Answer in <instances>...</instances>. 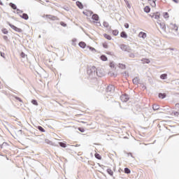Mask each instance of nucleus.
Wrapping results in <instances>:
<instances>
[{"instance_id": "1", "label": "nucleus", "mask_w": 179, "mask_h": 179, "mask_svg": "<svg viewBox=\"0 0 179 179\" xmlns=\"http://www.w3.org/2000/svg\"><path fill=\"white\" fill-rule=\"evenodd\" d=\"M96 66H94L87 69V75H89L90 78H91V79L96 78Z\"/></svg>"}, {"instance_id": "2", "label": "nucleus", "mask_w": 179, "mask_h": 179, "mask_svg": "<svg viewBox=\"0 0 179 179\" xmlns=\"http://www.w3.org/2000/svg\"><path fill=\"white\" fill-rule=\"evenodd\" d=\"M115 90V87H114V85H108L106 90V96H114Z\"/></svg>"}, {"instance_id": "3", "label": "nucleus", "mask_w": 179, "mask_h": 179, "mask_svg": "<svg viewBox=\"0 0 179 179\" xmlns=\"http://www.w3.org/2000/svg\"><path fill=\"white\" fill-rule=\"evenodd\" d=\"M120 48L122 50V51H125L127 52H132V49H131V48L125 44H121L120 45Z\"/></svg>"}, {"instance_id": "4", "label": "nucleus", "mask_w": 179, "mask_h": 179, "mask_svg": "<svg viewBox=\"0 0 179 179\" xmlns=\"http://www.w3.org/2000/svg\"><path fill=\"white\" fill-rule=\"evenodd\" d=\"M7 24H8V26H10V27H11V29H13V30H15V31H17V33H22V31H23L22 29L18 28L17 27L10 24V22H8Z\"/></svg>"}, {"instance_id": "5", "label": "nucleus", "mask_w": 179, "mask_h": 179, "mask_svg": "<svg viewBox=\"0 0 179 179\" xmlns=\"http://www.w3.org/2000/svg\"><path fill=\"white\" fill-rule=\"evenodd\" d=\"M9 6L12 8V9L17 10V15H20V13H23V11L20 10L19 8H17V6H16V4L13 3H10Z\"/></svg>"}, {"instance_id": "6", "label": "nucleus", "mask_w": 179, "mask_h": 179, "mask_svg": "<svg viewBox=\"0 0 179 179\" xmlns=\"http://www.w3.org/2000/svg\"><path fill=\"white\" fill-rule=\"evenodd\" d=\"M120 100L123 102V103H127V101H128V100H129V95L124 94L123 95H122L120 96Z\"/></svg>"}, {"instance_id": "7", "label": "nucleus", "mask_w": 179, "mask_h": 179, "mask_svg": "<svg viewBox=\"0 0 179 179\" xmlns=\"http://www.w3.org/2000/svg\"><path fill=\"white\" fill-rule=\"evenodd\" d=\"M96 76H99V78L104 76V72L103 71V70L101 69H96Z\"/></svg>"}, {"instance_id": "8", "label": "nucleus", "mask_w": 179, "mask_h": 179, "mask_svg": "<svg viewBox=\"0 0 179 179\" xmlns=\"http://www.w3.org/2000/svg\"><path fill=\"white\" fill-rule=\"evenodd\" d=\"M157 24L160 27V29L164 31H166V24L164 22H160V20L157 22Z\"/></svg>"}, {"instance_id": "9", "label": "nucleus", "mask_w": 179, "mask_h": 179, "mask_svg": "<svg viewBox=\"0 0 179 179\" xmlns=\"http://www.w3.org/2000/svg\"><path fill=\"white\" fill-rule=\"evenodd\" d=\"M152 19H160V13H155L151 15Z\"/></svg>"}, {"instance_id": "10", "label": "nucleus", "mask_w": 179, "mask_h": 179, "mask_svg": "<svg viewBox=\"0 0 179 179\" xmlns=\"http://www.w3.org/2000/svg\"><path fill=\"white\" fill-rule=\"evenodd\" d=\"M20 17L22 19H24V20H29V15L27 13H22V15H20Z\"/></svg>"}, {"instance_id": "11", "label": "nucleus", "mask_w": 179, "mask_h": 179, "mask_svg": "<svg viewBox=\"0 0 179 179\" xmlns=\"http://www.w3.org/2000/svg\"><path fill=\"white\" fill-rule=\"evenodd\" d=\"M138 37H140V38H146V33H145L143 31H141L138 34Z\"/></svg>"}, {"instance_id": "12", "label": "nucleus", "mask_w": 179, "mask_h": 179, "mask_svg": "<svg viewBox=\"0 0 179 179\" xmlns=\"http://www.w3.org/2000/svg\"><path fill=\"white\" fill-rule=\"evenodd\" d=\"M120 37H122V38H128V35L127 34V32L123 31L120 33Z\"/></svg>"}, {"instance_id": "13", "label": "nucleus", "mask_w": 179, "mask_h": 179, "mask_svg": "<svg viewBox=\"0 0 179 179\" xmlns=\"http://www.w3.org/2000/svg\"><path fill=\"white\" fill-rule=\"evenodd\" d=\"M92 19L93 20H95L96 22H99V15H97V14H93V15H92Z\"/></svg>"}, {"instance_id": "14", "label": "nucleus", "mask_w": 179, "mask_h": 179, "mask_svg": "<svg viewBox=\"0 0 179 179\" xmlns=\"http://www.w3.org/2000/svg\"><path fill=\"white\" fill-rule=\"evenodd\" d=\"M76 3L78 8H79V9H83V4L82 3V2L78 1Z\"/></svg>"}, {"instance_id": "15", "label": "nucleus", "mask_w": 179, "mask_h": 179, "mask_svg": "<svg viewBox=\"0 0 179 179\" xmlns=\"http://www.w3.org/2000/svg\"><path fill=\"white\" fill-rule=\"evenodd\" d=\"M79 47H80V48H86V43L81 41L78 43Z\"/></svg>"}, {"instance_id": "16", "label": "nucleus", "mask_w": 179, "mask_h": 179, "mask_svg": "<svg viewBox=\"0 0 179 179\" xmlns=\"http://www.w3.org/2000/svg\"><path fill=\"white\" fill-rule=\"evenodd\" d=\"M167 95L165 94V93H159L158 94V97L159 98V99H166V96Z\"/></svg>"}, {"instance_id": "17", "label": "nucleus", "mask_w": 179, "mask_h": 179, "mask_svg": "<svg viewBox=\"0 0 179 179\" xmlns=\"http://www.w3.org/2000/svg\"><path fill=\"white\" fill-rule=\"evenodd\" d=\"M108 174H109V176H110V177H113V176H114V172H113V170H111V169H108L106 170Z\"/></svg>"}, {"instance_id": "18", "label": "nucleus", "mask_w": 179, "mask_h": 179, "mask_svg": "<svg viewBox=\"0 0 179 179\" xmlns=\"http://www.w3.org/2000/svg\"><path fill=\"white\" fill-rule=\"evenodd\" d=\"M133 83L134 85H138V83H139V78L136 77L133 79Z\"/></svg>"}, {"instance_id": "19", "label": "nucleus", "mask_w": 179, "mask_h": 179, "mask_svg": "<svg viewBox=\"0 0 179 179\" xmlns=\"http://www.w3.org/2000/svg\"><path fill=\"white\" fill-rule=\"evenodd\" d=\"M160 106L159 105L157 104H154L152 106V110H154V111H157V110H159Z\"/></svg>"}, {"instance_id": "20", "label": "nucleus", "mask_w": 179, "mask_h": 179, "mask_svg": "<svg viewBox=\"0 0 179 179\" xmlns=\"http://www.w3.org/2000/svg\"><path fill=\"white\" fill-rule=\"evenodd\" d=\"M58 143L61 148H66V142H59Z\"/></svg>"}, {"instance_id": "21", "label": "nucleus", "mask_w": 179, "mask_h": 179, "mask_svg": "<svg viewBox=\"0 0 179 179\" xmlns=\"http://www.w3.org/2000/svg\"><path fill=\"white\" fill-rule=\"evenodd\" d=\"M21 58H23L24 59H27V55H26L24 52H22L20 53Z\"/></svg>"}, {"instance_id": "22", "label": "nucleus", "mask_w": 179, "mask_h": 179, "mask_svg": "<svg viewBox=\"0 0 179 179\" xmlns=\"http://www.w3.org/2000/svg\"><path fill=\"white\" fill-rule=\"evenodd\" d=\"M160 79H162V80L167 79V74L166 73L162 74L160 76Z\"/></svg>"}, {"instance_id": "23", "label": "nucleus", "mask_w": 179, "mask_h": 179, "mask_svg": "<svg viewBox=\"0 0 179 179\" xmlns=\"http://www.w3.org/2000/svg\"><path fill=\"white\" fill-rule=\"evenodd\" d=\"M144 12H145V13H149V12H150V7L149 6H145L144 8Z\"/></svg>"}, {"instance_id": "24", "label": "nucleus", "mask_w": 179, "mask_h": 179, "mask_svg": "<svg viewBox=\"0 0 179 179\" xmlns=\"http://www.w3.org/2000/svg\"><path fill=\"white\" fill-rule=\"evenodd\" d=\"M143 64H150V60L149 59H141Z\"/></svg>"}, {"instance_id": "25", "label": "nucleus", "mask_w": 179, "mask_h": 179, "mask_svg": "<svg viewBox=\"0 0 179 179\" xmlns=\"http://www.w3.org/2000/svg\"><path fill=\"white\" fill-rule=\"evenodd\" d=\"M94 157H95L96 159H97L98 160H101V155H99V153H95Z\"/></svg>"}, {"instance_id": "26", "label": "nucleus", "mask_w": 179, "mask_h": 179, "mask_svg": "<svg viewBox=\"0 0 179 179\" xmlns=\"http://www.w3.org/2000/svg\"><path fill=\"white\" fill-rule=\"evenodd\" d=\"M101 61H107L108 58H107V56L104 55H102L101 57H100Z\"/></svg>"}, {"instance_id": "27", "label": "nucleus", "mask_w": 179, "mask_h": 179, "mask_svg": "<svg viewBox=\"0 0 179 179\" xmlns=\"http://www.w3.org/2000/svg\"><path fill=\"white\" fill-rule=\"evenodd\" d=\"M103 37H105V38H106L107 40H111V36L107 34H103Z\"/></svg>"}, {"instance_id": "28", "label": "nucleus", "mask_w": 179, "mask_h": 179, "mask_svg": "<svg viewBox=\"0 0 179 179\" xmlns=\"http://www.w3.org/2000/svg\"><path fill=\"white\" fill-rule=\"evenodd\" d=\"M124 173L126 174H130L131 173V169L129 168H124Z\"/></svg>"}, {"instance_id": "29", "label": "nucleus", "mask_w": 179, "mask_h": 179, "mask_svg": "<svg viewBox=\"0 0 179 179\" xmlns=\"http://www.w3.org/2000/svg\"><path fill=\"white\" fill-rule=\"evenodd\" d=\"M38 131H40L41 132H45V129H44V128H43V127H41V126H38Z\"/></svg>"}, {"instance_id": "30", "label": "nucleus", "mask_w": 179, "mask_h": 179, "mask_svg": "<svg viewBox=\"0 0 179 179\" xmlns=\"http://www.w3.org/2000/svg\"><path fill=\"white\" fill-rule=\"evenodd\" d=\"M118 66H119V68H120V69H125V68H126L125 64H119Z\"/></svg>"}, {"instance_id": "31", "label": "nucleus", "mask_w": 179, "mask_h": 179, "mask_svg": "<svg viewBox=\"0 0 179 179\" xmlns=\"http://www.w3.org/2000/svg\"><path fill=\"white\" fill-rule=\"evenodd\" d=\"M38 139H40V136H35V138H31V141H33V142H36Z\"/></svg>"}, {"instance_id": "32", "label": "nucleus", "mask_w": 179, "mask_h": 179, "mask_svg": "<svg viewBox=\"0 0 179 179\" xmlns=\"http://www.w3.org/2000/svg\"><path fill=\"white\" fill-rule=\"evenodd\" d=\"M87 48H89L90 51H92V52H96V49L91 46H87Z\"/></svg>"}, {"instance_id": "33", "label": "nucleus", "mask_w": 179, "mask_h": 179, "mask_svg": "<svg viewBox=\"0 0 179 179\" xmlns=\"http://www.w3.org/2000/svg\"><path fill=\"white\" fill-rule=\"evenodd\" d=\"M103 26L105 27L106 29H108L110 24H108V22H103Z\"/></svg>"}, {"instance_id": "34", "label": "nucleus", "mask_w": 179, "mask_h": 179, "mask_svg": "<svg viewBox=\"0 0 179 179\" xmlns=\"http://www.w3.org/2000/svg\"><path fill=\"white\" fill-rule=\"evenodd\" d=\"M31 103H32V104H34V106H38V103L37 102V100H36V99H33L31 101Z\"/></svg>"}, {"instance_id": "35", "label": "nucleus", "mask_w": 179, "mask_h": 179, "mask_svg": "<svg viewBox=\"0 0 179 179\" xmlns=\"http://www.w3.org/2000/svg\"><path fill=\"white\" fill-rule=\"evenodd\" d=\"M108 75H110V76H113V78H117V74H116V73H113V72H111V71H110V72L108 73Z\"/></svg>"}, {"instance_id": "36", "label": "nucleus", "mask_w": 179, "mask_h": 179, "mask_svg": "<svg viewBox=\"0 0 179 179\" xmlns=\"http://www.w3.org/2000/svg\"><path fill=\"white\" fill-rule=\"evenodd\" d=\"M129 57L130 58H135V54H134L131 52H129Z\"/></svg>"}, {"instance_id": "37", "label": "nucleus", "mask_w": 179, "mask_h": 179, "mask_svg": "<svg viewBox=\"0 0 179 179\" xmlns=\"http://www.w3.org/2000/svg\"><path fill=\"white\" fill-rule=\"evenodd\" d=\"M118 33H119L118 30H113V36H118Z\"/></svg>"}, {"instance_id": "38", "label": "nucleus", "mask_w": 179, "mask_h": 179, "mask_svg": "<svg viewBox=\"0 0 179 179\" xmlns=\"http://www.w3.org/2000/svg\"><path fill=\"white\" fill-rule=\"evenodd\" d=\"M1 31H2V33H3V34H8V29H3L1 30Z\"/></svg>"}, {"instance_id": "39", "label": "nucleus", "mask_w": 179, "mask_h": 179, "mask_svg": "<svg viewBox=\"0 0 179 179\" xmlns=\"http://www.w3.org/2000/svg\"><path fill=\"white\" fill-rule=\"evenodd\" d=\"M164 17L165 19L169 18V13H167V12L164 13Z\"/></svg>"}, {"instance_id": "40", "label": "nucleus", "mask_w": 179, "mask_h": 179, "mask_svg": "<svg viewBox=\"0 0 179 179\" xmlns=\"http://www.w3.org/2000/svg\"><path fill=\"white\" fill-rule=\"evenodd\" d=\"M3 40H5V41H9V38H8L7 36H3Z\"/></svg>"}, {"instance_id": "41", "label": "nucleus", "mask_w": 179, "mask_h": 179, "mask_svg": "<svg viewBox=\"0 0 179 179\" xmlns=\"http://www.w3.org/2000/svg\"><path fill=\"white\" fill-rule=\"evenodd\" d=\"M173 29L175 30L176 31H177V30H178V27H177V25L174 24Z\"/></svg>"}, {"instance_id": "42", "label": "nucleus", "mask_w": 179, "mask_h": 179, "mask_svg": "<svg viewBox=\"0 0 179 179\" xmlns=\"http://www.w3.org/2000/svg\"><path fill=\"white\" fill-rule=\"evenodd\" d=\"M15 99L20 103H23V101L22 100V99L19 98V96H15Z\"/></svg>"}, {"instance_id": "43", "label": "nucleus", "mask_w": 179, "mask_h": 179, "mask_svg": "<svg viewBox=\"0 0 179 179\" xmlns=\"http://www.w3.org/2000/svg\"><path fill=\"white\" fill-rule=\"evenodd\" d=\"M87 12L88 13V16H92V15H93V11H92V10H88Z\"/></svg>"}, {"instance_id": "44", "label": "nucleus", "mask_w": 179, "mask_h": 179, "mask_svg": "<svg viewBox=\"0 0 179 179\" xmlns=\"http://www.w3.org/2000/svg\"><path fill=\"white\" fill-rule=\"evenodd\" d=\"M110 68H115V64H114V62H110Z\"/></svg>"}, {"instance_id": "45", "label": "nucleus", "mask_w": 179, "mask_h": 179, "mask_svg": "<svg viewBox=\"0 0 179 179\" xmlns=\"http://www.w3.org/2000/svg\"><path fill=\"white\" fill-rule=\"evenodd\" d=\"M78 131H80V132H85V129L80 127L78 128Z\"/></svg>"}, {"instance_id": "46", "label": "nucleus", "mask_w": 179, "mask_h": 179, "mask_svg": "<svg viewBox=\"0 0 179 179\" xmlns=\"http://www.w3.org/2000/svg\"><path fill=\"white\" fill-rule=\"evenodd\" d=\"M124 27H125V29H129V24L125 23L124 24Z\"/></svg>"}, {"instance_id": "47", "label": "nucleus", "mask_w": 179, "mask_h": 179, "mask_svg": "<svg viewBox=\"0 0 179 179\" xmlns=\"http://www.w3.org/2000/svg\"><path fill=\"white\" fill-rule=\"evenodd\" d=\"M60 24L61 26H63V27H66V24L64 22H60Z\"/></svg>"}, {"instance_id": "48", "label": "nucleus", "mask_w": 179, "mask_h": 179, "mask_svg": "<svg viewBox=\"0 0 179 179\" xmlns=\"http://www.w3.org/2000/svg\"><path fill=\"white\" fill-rule=\"evenodd\" d=\"M103 48H108V45L107 43H103Z\"/></svg>"}, {"instance_id": "49", "label": "nucleus", "mask_w": 179, "mask_h": 179, "mask_svg": "<svg viewBox=\"0 0 179 179\" xmlns=\"http://www.w3.org/2000/svg\"><path fill=\"white\" fill-rule=\"evenodd\" d=\"M151 6L155 8L156 6V2L155 1H152V3H151Z\"/></svg>"}, {"instance_id": "50", "label": "nucleus", "mask_w": 179, "mask_h": 179, "mask_svg": "<svg viewBox=\"0 0 179 179\" xmlns=\"http://www.w3.org/2000/svg\"><path fill=\"white\" fill-rule=\"evenodd\" d=\"M0 55H1V57H2L3 58L5 59V53L4 52H1Z\"/></svg>"}, {"instance_id": "51", "label": "nucleus", "mask_w": 179, "mask_h": 179, "mask_svg": "<svg viewBox=\"0 0 179 179\" xmlns=\"http://www.w3.org/2000/svg\"><path fill=\"white\" fill-rule=\"evenodd\" d=\"M83 15H85V16H89L87 11V12L83 11Z\"/></svg>"}, {"instance_id": "52", "label": "nucleus", "mask_w": 179, "mask_h": 179, "mask_svg": "<svg viewBox=\"0 0 179 179\" xmlns=\"http://www.w3.org/2000/svg\"><path fill=\"white\" fill-rule=\"evenodd\" d=\"M45 142H46V143H49V144L52 143V142L50 140H48V139H46Z\"/></svg>"}, {"instance_id": "53", "label": "nucleus", "mask_w": 179, "mask_h": 179, "mask_svg": "<svg viewBox=\"0 0 179 179\" xmlns=\"http://www.w3.org/2000/svg\"><path fill=\"white\" fill-rule=\"evenodd\" d=\"M3 145H6V143H3V144L0 145V148L1 149H2V148H3Z\"/></svg>"}, {"instance_id": "54", "label": "nucleus", "mask_w": 179, "mask_h": 179, "mask_svg": "<svg viewBox=\"0 0 179 179\" xmlns=\"http://www.w3.org/2000/svg\"><path fill=\"white\" fill-rule=\"evenodd\" d=\"M174 115H176V116L179 115V113L178 112H174Z\"/></svg>"}, {"instance_id": "55", "label": "nucleus", "mask_w": 179, "mask_h": 179, "mask_svg": "<svg viewBox=\"0 0 179 179\" xmlns=\"http://www.w3.org/2000/svg\"><path fill=\"white\" fill-rule=\"evenodd\" d=\"M98 26H101V24L99 22H96Z\"/></svg>"}, {"instance_id": "56", "label": "nucleus", "mask_w": 179, "mask_h": 179, "mask_svg": "<svg viewBox=\"0 0 179 179\" xmlns=\"http://www.w3.org/2000/svg\"><path fill=\"white\" fill-rule=\"evenodd\" d=\"M175 3H178V0H172Z\"/></svg>"}, {"instance_id": "57", "label": "nucleus", "mask_w": 179, "mask_h": 179, "mask_svg": "<svg viewBox=\"0 0 179 179\" xmlns=\"http://www.w3.org/2000/svg\"><path fill=\"white\" fill-rule=\"evenodd\" d=\"M128 156H131V157H133L131 152L128 153Z\"/></svg>"}, {"instance_id": "58", "label": "nucleus", "mask_w": 179, "mask_h": 179, "mask_svg": "<svg viewBox=\"0 0 179 179\" xmlns=\"http://www.w3.org/2000/svg\"><path fill=\"white\" fill-rule=\"evenodd\" d=\"M176 107H177V108H179V103H176Z\"/></svg>"}, {"instance_id": "59", "label": "nucleus", "mask_w": 179, "mask_h": 179, "mask_svg": "<svg viewBox=\"0 0 179 179\" xmlns=\"http://www.w3.org/2000/svg\"><path fill=\"white\" fill-rule=\"evenodd\" d=\"M75 41H76V39H73V43H75Z\"/></svg>"}, {"instance_id": "60", "label": "nucleus", "mask_w": 179, "mask_h": 179, "mask_svg": "<svg viewBox=\"0 0 179 179\" xmlns=\"http://www.w3.org/2000/svg\"><path fill=\"white\" fill-rule=\"evenodd\" d=\"M127 6H128V8H131V6H129V3L127 4Z\"/></svg>"}, {"instance_id": "61", "label": "nucleus", "mask_w": 179, "mask_h": 179, "mask_svg": "<svg viewBox=\"0 0 179 179\" xmlns=\"http://www.w3.org/2000/svg\"><path fill=\"white\" fill-rule=\"evenodd\" d=\"M78 146H80V145H78V144H77V145H76V147H78Z\"/></svg>"}, {"instance_id": "62", "label": "nucleus", "mask_w": 179, "mask_h": 179, "mask_svg": "<svg viewBox=\"0 0 179 179\" xmlns=\"http://www.w3.org/2000/svg\"><path fill=\"white\" fill-rule=\"evenodd\" d=\"M52 15H48V17L50 18Z\"/></svg>"}, {"instance_id": "63", "label": "nucleus", "mask_w": 179, "mask_h": 179, "mask_svg": "<svg viewBox=\"0 0 179 179\" xmlns=\"http://www.w3.org/2000/svg\"><path fill=\"white\" fill-rule=\"evenodd\" d=\"M120 108H122L121 104H120Z\"/></svg>"}, {"instance_id": "64", "label": "nucleus", "mask_w": 179, "mask_h": 179, "mask_svg": "<svg viewBox=\"0 0 179 179\" xmlns=\"http://www.w3.org/2000/svg\"><path fill=\"white\" fill-rule=\"evenodd\" d=\"M55 17H53V18L55 19Z\"/></svg>"}]
</instances>
